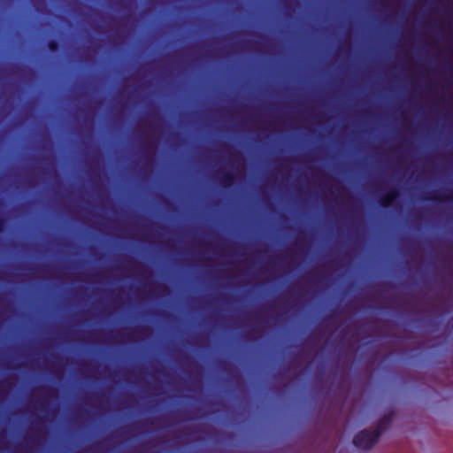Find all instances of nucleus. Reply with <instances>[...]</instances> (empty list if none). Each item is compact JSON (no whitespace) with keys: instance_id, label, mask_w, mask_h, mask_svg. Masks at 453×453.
Instances as JSON below:
<instances>
[{"instance_id":"f257e3e1","label":"nucleus","mask_w":453,"mask_h":453,"mask_svg":"<svg viewBox=\"0 0 453 453\" xmlns=\"http://www.w3.org/2000/svg\"><path fill=\"white\" fill-rule=\"evenodd\" d=\"M387 420H380L374 427L363 429L353 436V445L360 450H370L386 429Z\"/></svg>"}]
</instances>
